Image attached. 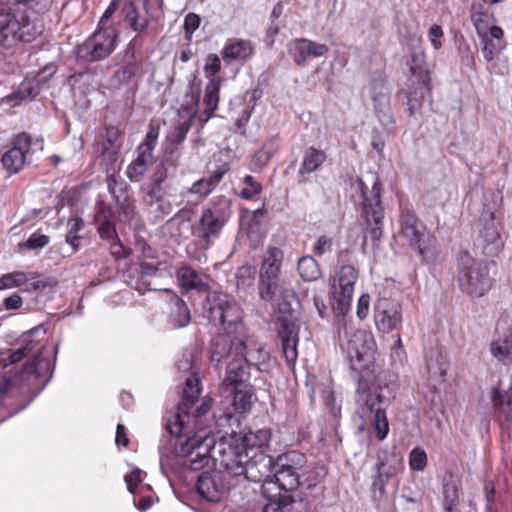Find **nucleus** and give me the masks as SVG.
<instances>
[{
    "label": "nucleus",
    "instance_id": "obj_17",
    "mask_svg": "<svg viewBox=\"0 0 512 512\" xmlns=\"http://www.w3.org/2000/svg\"><path fill=\"white\" fill-rule=\"evenodd\" d=\"M199 393V379L195 376L188 377L183 390V398L178 405L177 412L173 414L172 418L167 419L166 427L171 435L179 436L182 433L185 423L189 418L188 411L197 400Z\"/></svg>",
    "mask_w": 512,
    "mask_h": 512
},
{
    "label": "nucleus",
    "instance_id": "obj_47",
    "mask_svg": "<svg viewBox=\"0 0 512 512\" xmlns=\"http://www.w3.org/2000/svg\"><path fill=\"white\" fill-rule=\"evenodd\" d=\"M398 466L399 463L397 465L387 466L383 462H380L377 465V476L373 481V488L378 489L382 493L384 491V485L388 479L398 472Z\"/></svg>",
    "mask_w": 512,
    "mask_h": 512
},
{
    "label": "nucleus",
    "instance_id": "obj_31",
    "mask_svg": "<svg viewBox=\"0 0 512 512\" xmlns=\"http://www.w3.org/2000/svg\"><path fill=\"white\" fill-rule=\"evenodd\" d=\"M250 369L247 363L240 356H236L228 363L226 376L223 380V387L228 389L237 386H243L249 383Z\"/></svg>",
    "mask_w": 512,
    "mask_h": 512
},
{
    "label": "nucleus",
    "instance_id": "obj_35",
    "mask_svg": "<svg viewBox=\"0 0 512 512\" xmlns=\"http://www.w3.org/2000/svg\"><path fill=\"white\" fill-rule=\"evenodd\" d=\"M325 475V472L322 468H311V469H305L300 473V486L301 490L303 491L304 497H308L307 492L313 491L315 492L313 498H318L323 493V487L320 485L323 477Z\"/></svg>",
    "mask_w": 512,
    "mask_h": 512
},
{
    "label": "nucleus",
    "instance_id": "obj_41",
    "mask_svg": "<svg viewBox=\"0 0 512 512\" xmlns=\"http://www.w3.org/2000/svg\"><path fill=\"white\" fill-rule=\"evenodd\" d=\"M326 160V155L323 151L314 147H309L303 157V162L299 168L300 175L312 173L317 170Z\"/></svg>",
    "mask_w": 512,
    "mask_h": 512
},
{
    "label": "nucleus",
    "instance_id": "obj_58",
    "mask_svg": "<svg viewBox=\"0 0 512 512\" xmlns=\"http://www.w3.org/2000/svg\"><path fill=\"white\" fill-rule=\"evenodd\" d=\"M370 306V296L368 294H362L357 303L356 314L360 320H363L367 317L369 313Z\"/></svg>",
    "mask_w": 512,
    "mask_h": 512
},
{
    "label": "nucleus",
    "instance_id": "obj_1",
    "mask_svg": "<svg viewBox=\"0 0 512 512\" xmlns=\"http://www.w3.org/2000/svg\"><path fill=\"white\" fill-rule=\"evenodd\" d=\"M204 310L210 321L223 327L224 332L212 343V360L220 362L228 354V346L235 342L238 336L247 334L242 323V310L238 304L230 301L226 294L216 292L207 296Z\"/></svg>",
    "mask_w": 512,
    "mask_h": 512
},
{
    "label": "nucleus",
    "instance_id": "obj_54",
    "mask_svg": "<svg viewBox=\"0 0 512 512\" xmlns=\"http://www.w3.org/2000/svg\"><path fill=\"white\" fill-rule=\"evenodd\" d=\"M200 25V17L195 13H189L185 16L184 19V30L186 33V38L190 39L194 31L198 29Z\"/></svg>",
    "mask_w": 512,
    "mask_h": 512
},
{
    "label": "nucleus",
    "instance_id": "obj_16",
    "mask_svg": "<svg viewBox=\"0 0 512 512\" xmlns=\"http://www.w3.org/2000/svg\"><path fill=\"white\" fill-rule=\"evenodd\" d=\"M143 194V202L154 207V212L159 216L171 214L175 207L182 204L183 195L163 187L160 182L149 185Z\"/></svg>",
    "mask_w": 512,
    "mask_h": 512
},
{
    "label": "nucleus",
    "instance_id": "obj_14",
    "mask_svg": "<svg viewBox=\"0 0 512 512\" xmlns=\"http://www.w3.org/2000/svg\"><path fill=\"white\" fill-rule=\"evenodd\" d=\"M358 276V269L353 265L346 264L339 268L335 279L337 286H334V303L332 304L335 313L345 315L349 311Z\"/></svg>",
    "mask_w": 512,
    "mask_h": 512
},
{
    "label": "nucleus",
    "instance_id": "obj_6",
    "mask_svg": "<svg viewBox=\"0 0 512 512\" xmlns=\"http://www.w3.org/2000/svg\"><path fill=\"white\" fill-rule=\"evenodd\" d=\"M215 451V439L207 433H198L176 445V454L181 458V465L193 471L208 466L211 459L220 463L223 452L228 449L218 450L220 458L215 457Z\"/></svg>",
    "mask_w": 512,
    "mask_h": 512
},
{
    "label": "nucleus",
    "instance_id": "obj_32",
    "mask_svg": "<svg viewBox=\"0 0 512 512\" xmlns=\"http://www.w3.org/2000/svg\"><path fill=\"white\" fill-rule=\"evenodd\" d=\"M228 171L226 164L210 171L207 176L197 180L188 189L190 194L198 195L201 198L207 197L222 181L223 176Z\"/></svg>",
    "mask_w": 512,
    "mask_h": 512
},
{
    "label": "nucleus",
    "instance_id": "obj_5",
    "mask_svg": "<svg viewBox=\"0 0 512 512\" xmlns=\"http://www.w3.org/2000/svg\"><path fill=\"white\" fill-rule=\"evenodd\" d=\"M367 181L372 184L369 190L368 184L362 179L357 180V187L363 200V215L366 220L367 230L373 241H379L383 236L384 209L381 204V185L378 177L370 173Z\"/></svg>",
    "mask_w": 512,
    "mask_h": 512
},
{
    "label": "nucleus",
    "instance_id": "obj_46",
    "mask_svg": "<svg viewBox=\"0 0 512 512\" xmlns=\"http://www.w3.org/2000/svg\"><path fill=\"white\" fill-rule=\"evenodd\" d=\"M300 277L304 281H315L321 275V270L317 261L311 256L300 258L297 266Z\"/></svg>",
    "mask_w": 512,
    "mask_h": 512
},
{
    "label": "nucleus",
    "instance_id": "obj_18",
    "mask_svg": "<svg viewBox=\"0 0 512 512\" xmlns=\"http://www.w3.org/2000/svg\"><path fill=\"white\" fill-rule=\"evenodd\" d=\"M374 322L381 333L398 330L402 324V306L390 298H379L374 304Z\"/></svg>",
    "mask_w": 512,
    "mask_h": 512
},
{
    "label": "nucleus",
    "instance_id": "obj_27",
    "mask_svg": "<svg viewBox=\"0 0 512 512\" xmlns=\"http://www.w3.org/2000/svg\"><path fill=\"white\" fill-rule=\"evenodd\" d=\"M35 272L14 271L0 277V291L23 287L24 291L37 290L46 286Z\"/></svg>",
    "mask_w": 512,
    "mask_h": 512
},
{
    "label": "nucleus",
    "instance_id": "obj_11",
    "mask_svg": "<svg viewBox=\"0 0 512 512\" xmlns=\"http://www.w3.org/2000/svg\"><path fill=\"white\" fill-rule=\"evenodd\" d=\"M283 261V251L269 247L264 255L259 272L258 290L262 300L270 301L279 289V273Z\"/></svg>",
    "mask_w": 512,
    "mask_h": 512
},
{
    "label": "nucleus",
    "instance_id": "obj_19",
    "mask_svg": "<svg viewBox=\"0 0 512 512\" xmlns=\"http://www.w3.org/2000/svg\"><path fill=\"white\" fill-rule=\"evenodd\" d=\"M277 331L281 339L282 352L286 363L289 367H293L298 357L299 326L296 323V318L292 314L279 316Z\"/></svg>",
    "mask_w": 512,
    "mask_h": 512
},
{
    "label": "nucleus",
    "instance_id": "obj_49",
    "mask_svg": "<svg viewBox=\"0 0 512 512\" xmlns=\"http://www.w3.org/2000/svg\"><path fill=\"white\" fill-rule=\"evenodd\" d=\"M125 20L130 28L136 32H142L148 25L147 18L140 17L135 6L132 4H130L127 9Z\"/></svg>",
    "mask_w": 512,
    "mask_h": 512
},
{
    "label": "nucleus",
    "instance_id": "obj_63",
    "mask_svg": "<svg viewBox=\"0 0 512 512\" xmlns=\"http://www.w3.org/2000/svg\"><path fill=\"white\" fill-rule=\"evenodd\" d=\"M98 233L102 239H110L115 235L116 231L113 223L110 221H104L100 224Z\"/></svg>",
    "mask_w": 512,
    "mask_h": 512
},
{
    "label": "nucleus",
    "instance_id": "obj_45",
    "mask_svg": "<svg viewBox=\"0 0 512 512\" xmlns=\"http://www.w3.org/2000/svg\"><path fill=\"white\" fill-rule=\"evenodd\" d=\"M232 392L236 410L243 412L251 407L254 389L249 383L232 388Z\"/></svg>",
    "mask_w": 512,
    "mask_h": 512
},
{
    "label": "nucleus",
    "instance_id": "obj_51",
    "mask_svg": "<svg viewBox=\"0 0 512 512\" xmlns=\"http://www.w3.org/2000/svg\"><path fill=\"white\" fill-rule=\"evenodd\" d=\"M409 465L412 470L423 471L427 465L426 452L419 447L412 449L409 454Z\"/></svg>",
    "mask_w": 512,
    "mask_h": 512
},
{
    "label": "nucleus",
    "instance_id": "obj_7",
    "mask_svg": "<svg viewBox=\"0 0 512 512\" xmlns=\"http://www.w3.org/2000/svg\"><path fill=\"white\" fill-rule=\"evenodd\" d=\"M476 247L485 256H497L504 247L503 227L500 220L490 209H483L477 224Z\"/></svg>",
    "mask_w": 512,
    "mask_h": 512
},
{
    "label": "nucleus",
    "instance_id": "obj_40",
    "mask_svg": "<svg viewBox=\"0 0 512 512\" xmlns=\"http://www.w3.org/2000/svg\"><path fill=\"white\" fill-rule=\"evenodd\" d=\"M19 347L11 350L6 362L9 364H14L21 361L25 356L30 354L36 347L37 341L34 339L33 334L26 333L22 335L21 339L18 343Z\"/></svg>",
    "mask_w": 512,
    "mask_h": 512
},
{
    "label": "nucleus",
    "instance_id": "obj_57",
    "mask_svg": "<svg viewBox=\"0 0 512 512\" xmlns=\"http://www.w3.org/2000/svg\"><path fill=\"white\" fill-rule=\"evenodd\" d=\"M221 69V62L216 54H209L205 60L204 71L206 75H215Z\"/></svg>",
    "mask_w": 512,
    "mask_h": 512
},
{
    "label": "nucleus",
    "instance_id": "obj_33",
    "mask_svg": "<svg viewBox=\"0 0 512 512\" xmlns=\"http://www.w3.org/2000/svg\"><path fill=\"white\" fill-rule=\"evenodd\" d=\"M271 440L270 429H257L248 431L241 438L242 451L239 453H259L264 452L269 446Z\"/></svg>",
    "mask_w": 512,
    "mask_h": 512
},
{
    "label": "nucleus",
    "instance_id": "obj_34",
    "mask_svg": "<svg viewBox=\"0 0 512 512\" xmlns=\"http://www.w3.org/2000/svg\"><path fill=\"white\" fill-rule=\"evenodd\" d=\"M380 90L376 92V85L373 87L372 99L374 108L380 122L386 127H390L393 122V114L390 107V99L387 89L382 82L377 83Z\"/></svg>",
    "mask_w": 512,
    "mask_h": 512
},
{
    "label": "nucleus",
    "instance_id": "obj_38",
    "mask_svg": "<svg viewBox=\"0 0 512 512\" xmlns=\"http://www.w3.org/2000/svg\"><path fill=\"white\" fill-rule=\"evenodd\" d=\"M220 87V78H213L206 84L203 104L205 105L204 112L207 114V119L210 118L218 108Z\"/></svg>",
    "mask_w": 512,
    "mask_h": 512
},
{
    "label": "nucleus",
    "instance_id": "obj_2",
    "mask_svg": "<svg viewBox=\"0 0 512 512\" xmlns=\"http://www.w3.org/2000/svg\"><path fill=\"white\" fill-rule=\"evenodd\" d=\"M275 464L276 460L265 452L239 453L230 446L228 451L223 452L220 460V466L229 474L244 475L248 481L255 483L262 482V495L266 499L279 501L281 497L273 492L277 489L272 479Z\"/></svg>",
    "mask_w": 512,
    "mask_h": 512
},
{
    "label": "nucleus",
    "instance_id": "obj_3",
    "mask_svg": "<svg viewBox=\"0 0 512 512\" xmlns=\"http://www.w3.org/2000/svg\"><path fill=\"white\" fill-rule=\"evenodd\" d=\"M305 464V455L295 450L277 457L272 476L277 489L273 492L276 495L279 494L281 499L279 501L267 499L268 503L263 508L264 512H281L293 502L289 492L299 488L300 473Z\"/></svg>",
    "mask_w": 512,
    "mask_h": 512
},
{
    "label": "nucleus",
    "instance_id": "obj_60",
    "mask_svg": "<svg viewBox=\"0 0 512 512\" xmlns=\"http://www.w3.org/2000/svg\"><path fill=\"white\" fill-rule=\"evenodd\" d=\"M189 213V210L187 208L180 209L169 221L168 224L174 225V224H181L183 225L187 231L190 230V224L189 220L187 219V215Z\"/></svg>",
    "mask_w": 512,
    "mask_h": 512
},
{
    "label": "nucleus",
    "instance_id": "obj_29",
    "mask_svg": "<svg viewBox=\"0 0 512 512\" xmlns=\"http://www.w3.org/2000/svg\"><path fill=\"white\" fill-rule=\"evenodd\" d=\"M162 291L169 296V323L175 329L186 327L191 321L190 310L186 302L171 289H163Z\"/></svg>",
    "mask_w": 512,
    "mask_h": 512
},
{
    "label": "nucleus",
    "instance_id": "obj_37",
    "mask_svg": "<svg viewBox=\"0 0 512 512\" xmlns=\"http://www.w3.org/2000/svg\"><path fill=\"white\" fill-rule=\"evenodd\" d=\"M410 72L418 79L423 86L430 84L429 69L425 61V54L422 50H413L409 61Z\"/></svg>",
    "mask_w": 512,
    "mask_h": 512
},
{
    "label": "nucleus",
    "instance_id": "obj_21",
    "mask_svg": "<svg viewBox=\"0 0 512 512\" xmlns=\"http://www.w3.org/2000/svg\"><path fill=\"white\" fill-rule=\"evenodd\" d=\"M492 402L501 429L510 432L512 429V374L509 376L507 389L503 388L502 380L493 387Z\"/></svg>",
    "mask_w": 512,
    "mask_h": 512
},
{
    "label": "nucleus",
    "instance_id": "obj_43",
    "mask_svg": "<svg viewBox=\"0 0 512 512\" xmlns=\"http://www.w3.org/2000/svg\"><path fill=\"white\" fill-rule=\"evenodd\" d=\"M197 105H198V100H194L192 98L190 106H187V107L179 110V115H180V117L183 118V121L180 122L177 126V134H176L177 142H181L185 139L186 134L188 133V131L190 129L191 122L196 115Z\"/></svg>",
    "mask_w": 512,
    "mask_h": 512
},
{
    "label": "nucleus",
    "instance_id": "obj_39",
    "mask_svg": "<svg viewBox=\"0 0 512 512\" xmlns=\"http://www.w3.org/2000/svg\"><path fill=\"white\" fill-rule=\"evenodd\" d=\"M67 233L65 241L77 252L80 249V241L83 238L81 232L85 229V222L80 217H71L67 221Z\"/></svg>",
    "mask_w": 512,
    "mask_h": 512
},
{
    "label": "nucleus",
    "instance_id": "obj_8",
    "mask_svg": "<svg viewBox=\"0 0 512 512\" xmlns=\"http://www.w3.org/2000/svg\"><path fill=\"white\" fill-rule=\"evenodd\" d=\"M231 217V202L226 197L216 198L210 205L203 208L199 219V238L207 245L218 238L223 227Z\"/></svg>",
    "mask_w": 512,
    "mask_h": 512
},
{
    "label": "nucleus",
    "instance_id": "obj_55",
    "mask_svg": "<svg viewBox=\"0 0 512 512\" xmlns=\"http://www.w3.org/2000/svg\"><path fill=\"white\" fill-rule=\"evenodd\" d=\"M118 210L125 215L127 219H132L135 214V206L129 200L126 192H124L123 200L120 201L119 197H116Z\"/></svg>",
    "mask_w": 512,
    "mask_h": 512
},
{
    "label": "nucleus",
    "instance_id": "obj_50",
    "mask_svg": "<svg viewBox=\"0 0 512 512\" xmlns=\"http://www.w3.org/2000/svg\"><path fill=\"white\" fill-rule=\"evenodd\" d=\"M50 241L49 236L45 234H32L25 242L19 243V250L28 249V250H37L42 249L46 245H48Z\"/></svg>",
    "mask_w": 512,
    "mask_h": 512
},
{
    "label": "nucleus",
    "instance_id": "obj_13",
    "mask_svg": "<svg viewBox=\"0 0 512 512\" xmlns=\"http://www.w3.org/2000/svg\"><path fill=\"white\" fill-rule=\"evenodd\" d=\"M240 356L247 365H254L259 371H266L270 360L269 352L253 336L240 335L228 346V355Z\"/></svg>",
    "mask_w": 512,
    "mask_h": 512
},
{
    "label": "nucleus",
    "instance_id": "obj_15",
    "mask_svg": "<svg viewBox=\"0 0 512 512\" xmlns=\"http://www.w3.org/2000/svg\"><path fill=\"white\" fill-rule=\"evenodd\" d=\"M384 404L385 400L379 394L370 392L366 394L364 404L358 411L364 424L374 427L379 441H383L389 432Z\"/></svg>",
    "mask_w": 512,
    "mask_h": 512
},
{
    "label": "nucleus",
    "instance_id": "obj_10",
    "mask_svg": "<svg viewBox=\"0 0 512 512\" xmlns=\"http://www.w3.org/2000/svg\"><path fill=\"white\" fill-rule=\"evenodd\" d=\"M122 145V133L115 126H108L101 139L95 144V151L103 158L109 192L115 196L117 177L114 164Z\"/></svg>",
    "mask_w": 512,
    "mask_h": 512
},
{
    "label": "nucleus",
    "instance_id": "obj_28",
    "mask_svg": "<svg viewBox=\"0 0 512 512\" xmlns=\"http://www.w3.org/2000/svg\"><path fill=\"white\" fill-rule=\"evenodd\" d=\"M482 49L481 52L486 62H492L505 48L506 42L503 39L504 31L499 26H491L482 34H477Z\"/></svg>",
    "mask_w": 512,
    "mask_h": 512
},
{
    "label": "nucleus",
    "instance_id": "obj_53",
    "mask_svg": "<svg viewBox=\"0 0 512 512\" xmlns=\"http://www.w3.org/2000/svg\"><path fill=\"white\" fill-rule=\"evenodd\" d=\"M48 367V361L41 358V353L38 351L33 359L26 364L25 369L28 373L40 374L42 370Z\"/></svg>",
    "mask_w": 512,
    "mask_h": 512
},
{
    "label": "nucleus",
    "instance_id": "obj_26",
    "mask_svg": "<svg viewBox=\"0 0 512 512\" xmlns=\"http://www.w3.org/2000/svg\"><path fill=\"white\" fill-rule=\"evenodd\" d=\"M31 147V137L22 133L13 141L12 147L7 150L1 158L3 167L10 173L19 172L26 161V154Z\"/></svg>",
    "mask_w": 512,
    "mask_h": 512
},
{
    "label": "nucleus",
    "instance_id": "obj_24",
    "mask_svg": "<svg viewBox=\"0 0 512 512\" xmlns=\"http://www.w3.org/2000/svg\"><path fill=\"white\" fill-rule=\"evenodd\" d=\"M26 27L14 14L0 11V47L11 49L21 41H30V37H26L24 33Z\"/></svg>",
    "mask_w": 512,
    "mask_h": 512
},
{
    "label": "nucleus",
    "instance_id": "obj_30",
    "mask_svg": "<svg viewBox=\"0 0 512 512\" xmlns=\"http://www.w3.org/2000/svg\"><path fill=\"white\" fill-rule=\"evenodd\" d=\"M176 277L181 287L186 290H195L197 292H206L210 288L209 276L200 273L188 265L178 268Z\"/></svg>",
    "mask_w": 512,
    "mask_h": 512
},
{
    "label": "nucleus",
    "instance_id": "obj_9",
    "mask_svg": "<svg viewBox=\"0 0 512 512\" xmlns=\"http://www.w3.org/2000/svg\"><path fill=\"white\" fill-rule=\"evenodd\" d=\"M344 334L347 338L346 351L351 368L355 371L369 368L374 361L376 350L373 334L361 329L350 333L346 327L344 328Z\"/></svg>",
    "mask_w": 512,
    "mask_h": 512
},
{
    "label": "nucleus",
    "instance_id": "obj_59",
    "mask_svg": "<svg viewBox=\"0 0 512 512\" xmlns=\"http://www.w3.org/2000/svg\"><path fill=\"white\" fill-rule=\"evenodd\" d=\"M443 36V30L441 26L434 24L429 29V39L431 42V45L435 50H438L441 48L442 43L440 41V38Z\"/></svg>",
    "mask_w": 512,
    "mask_h": 512
},
{
    "label": "nucleus",
    "instance_id": "obj_56",
    "mask_svg": "<svg viewBox=\"0 0 512 512\" xmlns=\"http://www.w3.org/2000/svg\"><path fill=\"white\" fill-rule=\"evenodd\" d=\"M39 93L38 84L33 83L32 81H24L18 91V95L20 100H24L26 98H32Z\"/></svg>",
    "mask_w": 512,
    "mask_h": 512
},
{
    "label": "nucleus",
    "instance_id": "obj_44",
    "mask_svg": "<svg viewBox=\"0 0 512 512\" xmlns=\"http://www.w3.org/2000/svg\"><path fill=\"white\" fill-rule=\"evenodd\" d=\"M277 150V140L275 138L268 139L263 143L262 147L255 152L252 159L253 165L258 169H262L269 163L270 159L273 157Z\"/></svg>",
    "mask_w": 512,
    "mask_h": 512
},
{
    "label": "nucleus",
    "instance_id": "obj_48",
    "mask_svg": "<svg viewBox=\"0 0 512 512\" xmlns=\"http://www.w3.org/2000/svg\"><path fill=\"white\" fill-rule=\"evenodd\" d=\"M470 17L477 34H482L488 30V24L485 20L486 13L480 3H473L471 5Z\"/></svg>",
    "mask_w": 512,
    "mask_h": 512
},
{
    "label": "nucleus",
    "instance_id": "obj_36",
    "mask_svg": "<svg viewBox=\"0 0 512 512\" xmlns=\"http://www.w3.org/2000/svg\"><path fill=\"white\" fill-rule=\"evenodd\" d=\"M221 54L226 62L243 61L253 55V47L249 41L238 39L226 44Z\"/></svg>",
    "mask_w": 512,
    "mask_h": 512
},
{
    "label": "nucleus",
    "instance_id": "obj_62",
    "mask_svg": "<svg viewBox=\"0 0 512 512\" xmlns=\"http://www.w3.org/2000/svg\"><path fill=\"white\" fill-rule=\"evenodd\" d=\"M444 496L447 506H452L454 502L458 499V490L455 484L447 483L444 486Z\"/></svg>",
    "mask_w": 512,
    "mask_h": 512
},
{
    "label": "nucleus",
    "instance_id": "obj_61",
    "mask_svg": "<svg viewBox=\"0 0 512 512\" xmlns=\"http://www.w3.org/2000/svg\"><path fill=\"white\" fill-rule=\"evenodd\" d=\"M332 246V241L326 236H320L313 247V253L322 256Z\"/></svg>",
    "mask_w": 512,
    "mask_h": 512
},
{
    "label": "nucleus",
    "instance_id": "obj_42",
    "mask_svg": "<svg viewBox=\"0 0 512 512\" xmlns=\"http://www.w3.org/2000/svg\"><path fill=\"white\" fill-rule=\"evenodd\" d=\"M492 355L504 364L512 363V338L504 335L493 341L490 346Z\"/></svg>",
    "mask_w": 512,
    "mask_h": 512
},
{
    "label": "nucleus",
    "instance_id": "obj_12",
    "mask_svg": "<svg viewBox=\"0 0 512 512\" xmlns=\"http://www.w3.org/2000/svg\"><path fill=\"white\" fill-rule=\"evenodd\" d=\"M117 37V31L113 27L99 28L78 47V56L88 61L102 60L114 50Z\"/></svg>",
    "mask_w": 512,
    "mask_h": 512
},
{
    "label": "nucleus",
    "instance_id": "obj_52",
    "mask_svg": "<svg viewBox=\"0 0 512 512\" xmlns=\"http://www.w3.org/2000/svg\"><path fill=\"white\" fill-rule=\"evenodd\" d=\"M244 184L246 185L241 190V197L244 199H251L261 191V185L251 175L244 177Z\"/></svg>",
    "mask_w": 512,
    "mask_h": 512
},
{
    "label": "nucleus",
    "instance_id": "obj_23",
    "mask_svg": "<svg viewBox=\"0 0 512 512\" xmlns=\"http://www.w3.org/2000/svg\"><path fill=\"white\" fill-rule=\"evenodd\" d=\"M158 132L150 128L146 134L145 140L138 147V155L127 168V176L132 181H138L147 171L152 163V151L156 146Z\"/></svg>",
    "mask_w": 512,
    "mask_h": 512
},
{
    "label": "nucleus",
    "instance_id": "obj_25",
    "mask_svg": "<svg viewBox=\"0 0 512 512\" xmlns=\"http://www.w3.org/2000/svg\"><path fill=\"white\" fill-rule=\"evenodd\" d=\"M329 51L326 44L317 43L307 38H298L290 42L288 52L295 64L304 66L308 61L321 57Z\"/></svg>",
    "mask_w": 512,
    "mask_h": 512
},
{
    "label": "nucleus",
    "instance_id": "obj_22",
    "mask_svg": "<svg viewBox=\"0 0 512 512\" xmlns=\"http://www.w3.org/2000/svg\"><path fill=\"white\" fill-rule=\"evenodd\" d=\"M228 475L230 474L227 471L226 473H202L197 480L199 495L209 502L221 501L229 490Z\"/></svg>",
    "mask_w": 512,
    "mask_h": 512
},
{
    "label": "nucleus",
    "instance_id": "obj_20",
    "mask_svg": "<svg viewBox=\"0 0 512 512\" xmlns=\"http://www.w3.org/2000/svg\"><path fill=\"white\" fill-rule=\"evenodd\" d=\"M400 235L409 245L415 249L422 259H425L426 251L423 247L425 226L419 221L415 212L410 208H404L400 215Z\"/></svg>",
    "mask_w": 512,
    "mask_h": 512
},
{
    "label": "nucleus",
    "instance_id": "obj_4",
    "mask_svg": "<svg viewBox=\"0 0 512 512\" xmlns=\"http://www.w3.org/2000/svg\"><path fill=\"white\" fill-rule=\"evenodd\" d=\"M457 281L462 292L475 298L484 296L492 287L489 264L475 259L468 251L456 256Z\"/></svg>",
    "mask_w": 512,
    "mask_h": 512
},
{
    "label": "nucleus",
    "instance_id": "obj_64",
    "mask_svg": "<svg viewBox=\"0 0 512 512\" xmlns=\"http://www.w3.org/2000/svg\"><path fill=\"white\" fill-rule=\"evenodd\" d=\"M23 300L18 294H12L4 299V307L6 310H16L22 306Z\"/></svg>",
    "mask_w": 512,
    "mask_h": 512
}]
</instances>
